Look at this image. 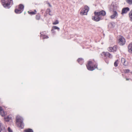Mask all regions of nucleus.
<instances>
[{"label":"nucleus","mask_w":132,"mask_h":132,"mask_svg":"<svg viewBox=\"0 0 132 132\" xmlns=\"http://www.w3.org/2000/svg\"><path fill=\"white\" fill-rule=\"evenodd\" d=\"M60 28L56 26H53L52 27L51 31H52V32L54 33L55 31H54V29H57L58 31L60 30Z\"/></svg>","instance_id":"nucleus-17"},{"label":"nucleus","mask_w":132,"mask_h":132,"mask_svg":"<svg viewBox=\"0 0 132 132\" xmlns=\"http://www.w3.org/2000/svg\"><path fill=\"white\" fill-rule=\"evenodd\" d=\"M114 27V23H110L108 25V27L109 28H113Z\"/></svg>","instance_id":"nucleus-18"},{"label":"nucleus","mask_w":132,"mask_h":132,"mask_svg":"<svg viewBox=\"0 0 132 132\" xmlns=\"http://www.w3.org/2000/svg\"><path fill=\"white\" fill-rule=\"evenodd\" d=\"M121 62L123 64L125 65L126 66L128 65V62L126 61L125 59L122 58L121 59Z\"/></svg>","instance_id":"nucleus-13"},{"label":"nucleus","mask_w":132,"mask_h":132,"mask_svg":"<svg viewBox=\"0 0 132 132\" xmlns=\"http://www.w3.org/2000/svg\"><path fill=\"white\" fill-rule=\"evenodd\" d=\"M95 16L93 17H92V19L96 21H100L101 20V18L99 16V15L97 14H95Z\"/></svg>","instance_id":"nucleus-10"},{"label":"nucleus","mask_w":132,"mask_h":132,"mask_svg":"<svg viewBox=\"0 0 132 132\" xmlns=\"http://www.w3.org/2000/svg\"><path fill=\"white\" fill-rule=\"evenodd\" d=\"M59 22L57 20H56L55 22L53 23V24L54 25H56L59 24Z\"/></svg>","instance_id":"nucleus-25"},{"label":"nucleus","mask_w":132,"mask_h":132,"mask_svg":"<svg viewBox=\"0 0 132 132\" xmlns=\"http://www.w3.org/2000/svg\"><path fill=\"white\" fill-rule=\"evenodd\" d=\"M118 14L116 11L113 10V11L112 14L110 16L111 19H114L117 18L118 16Z\"/></svg>","instance_id":"nucleus-8"},{"label":"nucleus","mask_w":132,"mask_h":132,"mask_svg":"<svg viewBox=\"0 0 132 132\" xmlns=\"http://www.w3.org/2000/svg\"><path fill=\"white\" fill-rule=\"evenodd\" d=\"M82 60V58H79L78 59V60H77V61H78V62H79V61H81V60Z\"/></svg>","instance_id":"nucleus-28"},{"label":"nucleus","mask_w":132,"mask_h":132,"mask_svg":"<svg viewBox=\"0 0 132 132\" xmlns=\"http://www.w3.org/2000/svg\"><path fill=\"white\" fill-rule=\"evenodd\" d=\"M48 4L49 5V6L50 7H51V5L49 3H48Z\"/></svg>","instance_id":"nucleus-32"},{"label":"nucleus","mask_w":132,"mask_h":132,"mask_svg":"<svg viewBox=\"0 0 132 132\" xmlns=\"http://www.w3.org/2000/svg\"><path fill=\"white\" fill-rule=\"evenodd\" d=\"M117 48V46H114V47H110L108 48V50L110 52H113L116 51V50Z\"/></svg>","instance_id":"nucleus-12"},{"label":"nucleus","mask_w":132,"mask_h":132,"mask_svg":"<svg viewBox=\"0 0 132 132\" xmlns=\"http://www.w3.org/2000/svg\"><path fill=\"white\" fill-rule=\"evenodd\" d=\"M87 69L90 71H93L97 68V65H94L92 61H89L88 64L86 65Z\"/></svg>","instance_id":"nucleus-3"},{"label":"nucleus","mask_w":132,"mask_h":132,"mask_svg":"<svg viewBox=\"0 0 132 132\" xmlns=\"http://www.w3.org/2000/svg\"><path fill=\"white\" fill-rule=\"evenodd\" d=\"M36 10H34V12L33 11H32V12H30V11H28V12L30 14H35L36 13Z\"/></svg>","instance_id":"nucleus-21"},{"label":"nucleus","mask_w":132,"mask_h":132,"mask_svg":"<svg viewBox=\"0 0 132 132\" xmlns=\"http://www.w3.org/2000/svg\"><path fill=\"white\" fill-rule=\"evenodd\" d=\"M118 60H117V61H115V62L114 63V66L116 67H117L118 65Z\"/></svg>","instance_id":"nucleus-26"},{"label":"nucleus","mask_w":132,"mask_h":132,"mask_svg":"<svg viewBox=\"0 0 132 132\" xmlns=\"http://www.w3.org/2000/svg\"><path fill=\"white\" fill-rule=\"evenodd\" d=\"M102 54L103 55H104L105 56H108L110 58H111L112 57V55L108 52H103Z\"/></svg>","instance_id":"nucleus-14"},{"label":"nucleus","mask_w":132,"mask_h":132,"mask_svg":"<svg viewBox=\"0 0 132 132\" xmlns=\"http://www.w3.org/2000/svg\"><path fill=\"white\" fill-rule=\"evenodd\" d=\"M8 130L9 132H13L12 130L11 129L10 127H8Z\"/></svg>","instance_id":"nucleus-27"},{"label":"nucleus","mask_w":132,"mask_h":132,"mask_svg":"<svg viewBox=\"0 0 132 132\" xmlns=\"http://www.w3.org/2000/svg\"><path fill=\"white\" fill-rule=\"evenodd\" d=\"M126 80H129V79L127 78H126Z\"/></svg>","instance_id":"nucleus-34"},{"label":"nucleus","mask_w":132,"mask_h":132,"mask_svg":"<svg viewBox=\"0 0 132 132\" xmlns=\"http://www.w3.org/2000/svg\"><path fill=\"white\" fill-rule=\"evenodd\" d=\"M0 114L3 117L6 114V113L1 106H0Z\"/></svg>","instance_id":"nucleus-15"},{"label":"nucleus","mask_w":132,"mask_h":132,"mask_svg":"<svg viewBox=\"0 0 132 132\" xmlns=\"http://www.w3.org/2000/svg\"><path fill=\"white\" fill-rule=\"evenodd\" d=\"M0 127L1 128V130H3L4 129V127L2 126V124H1L0 125Z\"/></svg>","instance_id":"nucleus-29"},{"label":"nucleus","mask_w":132,"mask_h":132,"mask_svg":"<svg viewBox=\"0 0 132 132\" xmlns=\"http://www.w3.org/2000/svg\"><path fill=\"white\" fill-rule=\"evenodd\" d=\"M0 132H1V131H0Z\"/></svg>","instance_id":"nucleus-36"},{"label":"nucleus","mask_w":132,"mask_h":132,"mask_svg":"<svg viewBox=\"0 0 132 132\" xmlns=\"http://www.w3.org/2000/svg\"><path fill=\"white\" fill-rule=\"evenodd\" d=\"M36 19H37V20H39V19L40 17L38 15H37L36 17Z\"/></svg>","instance_id":"nucleus-31"},{"label":"nucleus","mask_w":132,"mask_h":132,"mask_svg":"<svg viewBox=\"0 0 132 132\" xmlns=\"http://www.w3.org/2000/svg\"><path fill=\"white\" fill-rule=\"evenodd\" d=\"M128 48L129 52L131 53H132V43L129 45Z\"/></svg>","instance_id":"nucleus-16"},{"label":"nucleus","mask_w":132,"mask_h":132,"mask_svg":"<svg viewBox=\"0 0 132 132\" xmlns=\"http://www.w3.org/2000/svg\"><path fill=\"white\" fill-rule=\"evenodd\" d=\"M24 6L22 4H20L18 7V9H16L15 10V12L17 14H20L22 13L23 10Z\"/></svg>","instance_id":"nucleus-4"},{"label":"nucleus","mask_w":132,"mask_h":132,"mask_svg":"<svg viewBox=\"0 0 132 132\" xmlns=\"http://www.w3.org/2000/svg\"><path fill=\"white\" fill-rule=\"evenodd\" d=\"M95 14H97L99 16H104L106 15L105 12L103 10H102L99 12H94Z\"/></svg>","instance_id":"nucleus-9"},{"label":"nucleus","mask_w":132,"mask_h":132,"mask_svg":"<svg viewBox=\"0 0 132 132\" xmlns=\"http://www.w3.org/2000/svg\"><path fill=\"white\" fill-rule=\"evenodd\" d=\"M118 42L119 44L120 45H124L125 43V39L123 37L120 36L119 37Z\"/></svg>","instance_id":"nucleus-7"},{"label":"nucleus","mask_w":132,"mask_h":132,"mask_svg":"<svg viewBox=\"0 0 132 132\" xmlns=\"http://www.w3.org/2000/svg\"><path fill=\"white\" fill-rule=\"evenodd\" d=\"M129 16L130 20L132 21V10L129 13Z\"/></svg>","instance_id":"nucleus-19"},{"label":"nucleus","mask_w":132,"mask_h":132,"mask_svg":"<svg viewBox=\"0 0 132 132\" xmlns=\"http://www.w3.org/2000/svg\"><path fill=\"white\" fill-rule=\"evenodd\" d=\"M118 7V3L117 2H113L110 6V9L114 10L117 9Z\"/></svg>","instance_id":"nucleus-6"},{"label":"nucleus","mask_w":132,"mask_h":132,"mask_svg":"<svg viewBox=\"0 0 132 132\" xmlns=\"http://www.w3.org/2000/svg\"><path fill=\"white\" fill-rule=\"evenodd\" d=\"M5 120L6 121L8 122L11 119V118H10L9 117H7L4 118Z\"/></svg>","instance_id":"nucleus-22"},{"label":"nucleus","mask_w":132,"mask_h":132,"mask_svg":"<svg viewBox=\"0 0 132 132\" xmlns=\"http://www.w3.org/2000/svg\"><path fill=\"white\" fill-rule=\"evenodd\" d=\"M89 10V8L87 6H85L84 8L80 12V14L81 15H87V12Z\"/></svg>","instance_id":"nucleus-5"},{"label":"nucleus","mask_w":132,"mask_h":132,"mask_svg":"<svg viewBox=\"0 0 132 132\" xmlns=\"http://www.w3.org/2000/svg\"><path fill=\"white\" fill-rule=\"evenodd\" d=\"M16 124L19 127L23 128L24 127V124L23 122V119L21 116L18 115L16 117Z\"/></svg>","instance_id":"nucleus-1"},{"label":"nucleus","mask_w":132,"mask_h":132,"mask_svg":"<svg viewBox=\"0 0 132 132\" xmlns=\"http://www.w3.org/2000/svg\"><path fill=\"white\" fill-rule=\"evenodd\" d=\"M127 3L129 4H132V0H126Z\"/></svg>","instance_id":"nucleus-23"},{"label":"nucleus","mask_w":132,"mask_h":132,"mask_svg":"<svg viewBox=\"0 0 132 132\" xmlns=\"http://www.w3.org/2000/svg\"><path fill=\"white\" fill-rule=\"evenodd\" d=\"M41 36L42 37H43V39L48 38V36L45 35H43L42 34L41 35Z\"/></svg>","instance_id":"nucleus-24"},{"label":"nucleus","mask_w":132,"mask_h":132,"mask_svg":"<svg viewBox=\"0 0 132 132\" xmlns=\"http://www.w3.org/2000/svg\"><path fill=\"white\" fill-rule=\"evenodd\" d=\"M1 2L4 7L9 8L10 5L13 4V0H1Z\"/></svg>","instance_id":"nucleus-2"},{"label":"nucleus","mask_w":132,"mask_h":132,"mask_svg":"<svg viewBox=\"0 0 132 132\" xmlns=\"http://www.w3.org/2000/svg\"><path fill=\"white\" fill-rule=\"evenodd\" d=\"M49 15H51V14H50V13H49Z\"/></svg>","instance_id":"nucleus-35"},{"label":"nucleus","mask_w":132,"mask_h":132,"mask_svg":"<svg viewBox=\"0 0 132 132\" xmlns=\"http://www.w3.org/2000/svg\"><path fill=\"white\" fill-rule=\"evenodd\" d=\"M24 131L26 132H33L32 129L29 128L26 129Z\"/></svg>","instance_id":"nucleus-20"},{"label":"nucleus","mask_w":132,"mask_h":132,"mask_svg":"<svg viewBox=\"0 0 132 132\" xmlns=\"http://www.w3.org/2000/svg\"><path fill=\"white\" fill-rule=\"evenodd\" d=\"M129 71V70L128 69L126 70L125 72L126 73H128Z\"/></svg>","instance_id":"nucleus-30"},{"label":"nucleus","mask_w":132,"mask_h":132,"mask_svg":"<svg viewBox=\"0 0 132 132\" xmlns=\"http://www.w3.org/2000/svg\"><path fill=\"white\" fill-rule=\"evenodd\" d=\"M47 10H48L49 11V12H51V11L50 9H48Z\"/></svg>","instance_id":"nucleus-33"},{"label":"nucleus","mask_w":132,"mask_h":132,"mask_svg":"<svg viewBox=\"0 0 132 132\" xmlns=\"http://www.w3.org/2000/svg\"><path fill=\"white\" fill-rule=\"evenodd\" d=\"M129 11V9L128 7L123 8L122 10L121 14H123L126 13L127 12Z\"/></svg>","instance_id":"nucleus-11"}]
</instances>
